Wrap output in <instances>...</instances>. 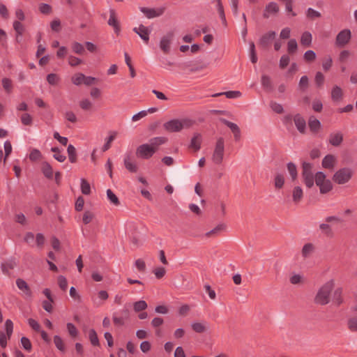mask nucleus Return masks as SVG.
<instances>
[{
	"label": "nucleus",
	"mask_w": 357,
	"mask_h": 357,
	"mask_svg": "<svg viewBox=\"0 0 357 357\" xmlns=\"http://www.w3.org/2000/svg\"><path fill=\"white\" fill-rule=\"evenodd\" d=\"M298 48L297 42L295 39H291L287 43V51L289 54H294Z\"/></svg>",
	"instance_id": "nucleus-47"
},
{
	"label": "nucleus",
	"mask_w": 357,
	"mask_h": 357,
	"mask_svg": "<svg viewBox=\"0 0 357 357\" xmlns=\"http://www.w3.org/2000/svg\"><path fill=\"white\" fill-rule=\"evenodd\" d=\"M308 126L310 130L313 133H317L319 132L321 128V123L318 119H317L314 116H310L308 120Z\"/></svg>",
	"instance_id": "nucleus-29"
},
{
	"label": "nucleus",
	"mask_w": 357,
	"mask_h": 357,
	"mask_svg": "<svg viewBox=\"0 0 357 357\" xmlns=\"http://www.w3.org/2000/svg\"><path fill=\"white\" fill-rule=\"evenodd\" d=\"M40 12L45 15H49L52 13V7L47 3H40L38 6Z\"/></svg>",
	"instance_id": "nucleus-53"
},
{
	"label": "nucleus",
	"mask_w": 357,
	"mask_h": 357,
	"mask_svg": "<svg viewBox=\"0 0 357 357\" xmlns=\"http://www.w3.org/2000/svg\"><path fill=\"white\" fill-rule=\"evenodd\" d=\"M314 182L319 187L321 194H326L333 189L331 181L326 178V174L322 172H317L314 174Z\"/></svg>",
	"instance_id": "nucleus-3"
},
{
	"label": "nucleus",
	"mask_w": 357,
	"mask_h": 357,
	"mask_svg": "<svg viewBox=\"0 0 357 357\" xmlns=\"http://www.w3.org/2000/svg\"><path fill=\"white\" fill-rule=\"evenodd\" d=\"M261 83L262 86L266 90H271L273 89V84L271 79L266 75H263L261 78Z\"/></svg>",
	"instance_id": "nucleus-37"
},
{
	"label": "nucleus",
	"mask_w": 357,
	"mask_h": 357,
	"mask_svg": "<svg viewBox=\"0 0 357 357\" xmlns=\"http://www.w3.org/2000/svg\"><path fill=\"white\" fill-rule=\"evenodd\" d=\"M285 183V176L282 173L276 172L273 176L274 187L277 190L282 189Z\"/></svg>",
	"instance_id": "nucleus-20"
},
{
	"label": "nucleus",
	"mask_w": 357,
	"mask_h": 357,
	"mask_svg": "<svg viewBox=\"0 0 357 357\" xmlns=\"http://www.w3.org/2000/svg\"><path fill=\"white\" fill-rule=\"evenodd\" d=\"M41 171L44 176L47 178H52L53 169L52 166L47 162H43L41 166Z\"/></svg>",
	"instance_id": "nucleus-33"
},
{
	"label": "nucleus",
	"mask_w": 357,
	"mask_h": 357,
	"mask_svg": "<svg viewBox=\"0 0 357 357\" xmlns=\"http://www.w3.org/2000/svg\"><path fill=\"white\" fill-rule=\"evenodd\" d=\"M147 303L144 301H139L133 304V309L135 312H139L147 308Z\"/></svg>",
	"instance_id": "nucleus-40"
},
{
	"label": "nucleus",
	"mask_w": 357,
	"mask_h": 357,
	"mask_svg": "<svg viewBox=\"0 0 357 357\" xmlns=\"http://www.w3.org/2000/svg\"><path fill=\"white\" fill-rule=\"evenodd\" d=\"M17 287L22 291L26 297L31 296V291L27 283L22 279L18 278L16 280Z\"/></svg>",
	"instance_id": "nucleus-21"
},
{
	"label": "nucleus",
	"mask_w": 357,
	"mask_h": 357,
	"mask_svg": "<svg viewBox=\"0 0 357 357\" xmlns=\"http://www.w3.org/2000/svg\"><path fill=\"white\" fill-rule=\"evenodd\" d=\"M352 175L353 172L350 168H342L334 174L333 181L337 184H344L349 182Z\"/></svg>",
	"instance_id": "nucleus-6"
},
{
	"label": "nucleus",
	"mask_w": 357,
	"mask_h": 357,
	"mask_svg": "<svg viewBox=\"0 0 357 357\" xmlns=\"http://www.w3.org/2000/svg\"><path fill=\"white\" fill-rule=\"evenodd\" d=\"M13 26L17 34V40L19 41V38L24 33L25 27L22 22H19V20H14Z\"/></svg>",
	"instance_id": "nucleus-32"
},
{
	"label": "nucleus",
	"mask_w": 357,
	"mask_h": 357,
	"mask_svg": "<svg viewBox=\"0 0 357 357\" xmlns=\"http://www.w3.org/2000/svg\"><path fill=\"white\" fill-rule=\"evenodd\" d=\"M116 136L117 132L112 131L109 132V135L105 139V143L102 148V151H106L111 147V144L116 139Z\"/></svg>",
	"instance_id": "nucleus-35"
},
{
	"label": "nucleus",
	"mask_w": 357,
	"mask_h": 357,
	"mask_svg": "<svg viewBox=\"0 0 357 357\" xmlns=\"http://www.w3.org/2000/svg\"><path fill=\"white\" fill-rule=\"evenodd\" d=\"M69 160L71 162H75L76 161V149L75 148L70 144L67 149Z\"/></svg>",
	"instance_id": "nucleus-49"
},
{
	"label": "nucleus",
	"mask_w": 357,
	"mask_h": 357,
	"mask_svg": "<svg viewBox=\"0 0 357 357\" xmlns=\"http://www.w3.org/2000/svg\"><path fill=\"white\" fill-rule=\"evenodd\" d=\"M21 122L24 126H31L33 123L32 116L28 113H24L20 116Z\"/></svg>",
	"instance_id": "nucleus-45"
},
{
	"label": "nucleus",
	"mask_w": 357,
	"mask_h": 357,
	"mask_svg": "<svg viewBox=\"0 0 357 357\" xmlns=\"http://www.w3.org/2000/svg\"><path fill=\"white\" fill-rule=\"evenodd\" d=\"M165 8L159 7L156 8H150L142 7L140 10L146 15L149 19L161 16L165 12Z\"/></svg>",
	"instance_id": "nucleus-10"
},
{
	"label": "nucleus",
	"mask_w": 357,
	"mask_h": 357,
	"mask_svg": "<svg viewBox=\"0 0 357 357\" xmlns=\"http://www.w3.org/2000/svg\"><path fill=\"white\" fill-rule=\"evenodd\" d=\"M59 77L56 74L51 73L47 77V81L50 84L56 85L59 82Z\"/></svg>",
	"instance_id": "nucleus-58"
},
{
	"label": "nucleus",
	"mask_w": 357,
	"mask_h": 357,
	"mask_svg": "<svg viewBox=\"0 0 357 357\" xmlns=\"http://www.w3.org/2000/svg\"><path fill=\"white\" fill-rule=\"evenodd\" d=\"M202 135L199 133H195L191 139L190 148L195 152L198 151L201 148Z\"/></svg>",
	"instance_id": "nucleus-25"
},
{
	"label": "nucleus",
	"mask_w": 357,
	"mask_h": 357,
	"mask_svg": "<svg viewBox=\"0 0 357 357\" xmlns=\"http://www.w3.org/2000/svg\"><path fill=\"white\" fill-rule=\"evenodd\" d=\"M167 142V138L165 137H153L150 140L149 145L153 148L154 151L156 152L158 148L162 145L165 144Z\"/></svg>",
	"instance_id": "nucleus-28"
},
{
	"label": "nucleus",
	"mask_w": 357,
	"mask_h": 357,
	"mask_svg": "<svg viewBox=\"0 0 357 357\" xmlns=\"http://www.w3.org/2000/svg\"><path fill=\"white\" fill-rule=\"evenodd\" d=\"M222 122L231 130L235 140H239L241 138V130L238 126L226 119H222Z\"/></svg>",
	"instance_id": "nucleus-19"
},
{
	"label": "nucleus",
	"mask_w": 357,
	"mask_h": 357,
	"mask_svg": "<svg viewBox=\"0 0 357 357\" xmlns=\"http://www.w3.org/2000/svg\"><path fill=\"white\" fill-rule=\"evenodd\" d=\"M108 24L112 26L116 35H119L121 31L120 22L118 20L117 15L114 10L109 11V18L107 22Z\"/></svg>",
	"instance_id": "nucleus-11"
},
{
	"label": "nucleus",
	"mask_w": 357,
	"mask_h": 357,
	"mask_svg": "<svg viewBox=\"0 0 357 357\" xmlns=\"http://www.w3.org/2000/svg\"><path fill=\"white\" fill-rule=\"evenodd\" d=\"M287 169L291 181L295 182L297 180L298 176L296 165L294 162H288L287 164Z\"/></svg>",
	"instance_id": "nucleus-23"
},
{
	"label": "nucleus",
	"mask_w": 357,
	"mask_h": 357,
	"mask_svg": "<svg viewBox=\"0 0 357 357\" xmlns=\"http://www.w3.org/2000/svg\"><path fill=\"white\" fill-rule=\"evenodd\" d=\"M68 61L69 65L73 67L77 66L82 63V59H80L75 56H73V55H70L68 56Z\"/></svg>",
	"instance_id": "nucleus-54"
},
{
	"label": "nucleus",
	"mask_w": 357,
	"mask_h": 357,
	"mask_svg": "<svg viewBox=\"0 0 357 357\" xmlns=\"http://www.w3.org/2000/svg\"><path fill=\"white\" fill-rule=\"evenodd\" d=\"M304 192L300 185H295L291 190L292 202L295 204H299L303 199Z\"/></svg>",
	"instance_id": "nucleus-13"
},
{
	"label": "nucleus",
	"mask_w": 357,
	"mask_h": 357,
	"mask_svg": "<svg viewBox=\"0 0 357 357\" xmlns=\"http://www.w3.org/2000/svg\"><path fill=\"white\" fill-rule=\"evenodd\" d=\"M54 342L55 344V346L56 347V348L59 350H60L61 351H65L64 342H63V341L62 340V339L59 336L55 335L54 337Z\"/></svg>",
	"instance_id": "nucleus-50"
},
{
	"label": "nucleus",
	"mask_w": 357,
	"mask_h": 357,
	"mask_svg": "<svg viewBox=\"0 0 357 357\" xmlns=\"http://www.w3.org/2000/svg\"><path fill=\"white\" fill-rule=\"evenodd\" d=\"M335 280L331 279L323 284L317 290L314 298L316 304L326 305L331 301V293L335 287Z\"/></svg>",
	"instance_id": "nucleus-1"
},
{
	"label": "nucleus",
	"mask_w": 357,
	"mask_h": 357,
	"mask_svg": "<svg viewBox=\"0 0 357 357\" xmlns=\"http://www.w3.org/2000/svg\"><path fill=\"white\" fill-rule=\"evenodd\" d=\"M312 36L309 31H305L301 38V43L303 46L309 47L312 43Z\"/></svg>",
	"instance_id": "nucleus-36"
},
{
	"label": "nucleus",
	"mask_w": 357,
	"mask_h": 357,
	"mask_svg": "<svg viewBox=\"0 0 357 357\" xmlns=\"http://www.w3.org/2000/svg\"><path fill=\"white\" fill-rule=\"evenodd\" d=\"M347 327L351 332H357V311L353 310L347 316Z\"/></svg>",
	"instance_id": "nucleus-12"
},
{
	"label": "nucleus",
	"mask_w": 357,
	"mask_h": 357,
	"mask_svg": "<svg viewBox=\"0 0 357 357\" xmlns=\"http://www.w3.org/2000/svg\"><path fill=\"white\" fill-rule=\"evenodd\" d=\"M81 190L84 195H89L91 192L90 185L84 178L81 180Z\"/></svg>",
	"instance_id": "nucleus-48"
},
{
	"label": "nucleus",
	"mask_w": 357,
	"mask_h": 357,
	"mask_svg": "<svg viewBox=\"0 0 357 357\" xmlns=\"http://www.w3.org/2000/svg\"><path fill=\"white\" fill-rule=\"evenodd\" d=\"M343 141V134L340 131L331 132L328 137V142L333 146H339Z\"/></svg>",
	"instance_id": "nucleus-16"
},
{
	"label": "nucleus",
	"mask_w": 357,
	"mask_h": 357,
	"mask_svg": "<svg viewBox=\"0 0 357 357\" xmlns=\"http://www.w3.org/2000/svg\"><path fill=\"white\" fill-rule=\"evenodd\" d=\"M133 31L136 33L146 43L149 42L150 31L147 27L141 24L138 27L133 28Z\"/></svg>",
	"instance_id": "nucleus-15"
},
{
	"label": "nucleus",
	"mask_w": 357,
	"mask_h": 357,
	"mask_svg": "<svg viewBox=\"0 0 357 357\" xmlns=\"http://www.w3.org/2000/svg\"><path fill=\"white\" fill-rule=\"evenodd\" d=\"M124 165L126 168L131 172H136L137 170V165L132 161V157L130 154L125 156Z\"/></svg>",
	"instance_id": "nucleus-30"
},
{
	"label": "nucleus",
	"mask_w": 357,
	"mask_h": 357,
	"mask_svg": "<svg viewBox=\"0 0 357 357\" xmlns=\"http://www.w3.org/2000/svg\"><path fill=\"white\" fill-rule=\"evenodd\" d=\"M276 33L273 31H270L264 34L259 39V44L263 47H266L269 45L270 43L275 39Z\"/></svg>",
	"instance_id": "nucleus-18"
},
{
	"label": "nucleus",
	"mask_w": 357,
	"mask_h": 357,
	"mask_svg": "<svg viewBox=\"0 0 357 357\" xmlns=\"http://www.w3.org/2000/svg\"><path fill=\"white\" fill-rule=\"evenodd\" d=\"M79 105L83 110H90L93 107V103L88 98H84L79 101Z\"/></svg>",
	"instance_id": "nucleus-43"
},
{
	"label": "nucleus",
	"mask_w": 357,
	"mask_h": 357,
	"mask_svg": "<svg viewBox=\"0 0 357 357\" xmlns=\"http://www.w3.org/2000/svg\"><path fill=\"white\" fill-rule=\"evenodd\" d=\"M64 117L67 121H68L73 123H75L77 121V118L76 114L72 111H66L64 113Z\"/></svg>",
	"instance_id": "nucleus-52"
},
{
	"label": "nucleus",
	"mask_w": 357,
	"mask_h": 357,
	"mask_svg": "<svg viewBox=\"0 0 357 357\" xmlns=\"http://www.w3.org/2000/svg\"><path fill=\"white\" fill-rule=\"evenodd\" d=\"M344 96L343 90L338 86L335 85L331 91V99L335 102H340Z\"/></svg>",
	"instance_id": "nucleus-24"
},
{
	"label": "nucleus",
	"mask_w": 357,
	"mask_h": 357,
	"mask_svg": "<svg viewBox=\"0 0 357 357\" xmlns=\"http://www.w3.org/2000/svg\"><path fill=\"white\" fill-rule=\"evenodd\" d=\"M84 75L82 73H77L71 77V82L76 86H79L84 84Z\"/></svg>",
	"instance_id": "nucleus-39"
},
{
	"label": "nucleus",
	"mask_w": 357,
	"mask_h": 357,
	"mask_svg": "<svg viewBox=\"0 0 357 357\" xmlns=\"http://www.w3.org/2000/svg\"><path fill=\"white\" fill-rule=\"evenodd\" d=\"M289 282L292 285L302 286L305 282V278L303 274L293 272L290 274L289 278Z\"/></svg>",
	"instance_id": "nucleus-14"
},
{
	"label": "nucleus",
	"mask_w": 357,
	"mask_h": 357,
	"mask_svg": "<svg viewBox=\"0 0 357 357\" xmlns=\"http://www.w3.org/2000/svg\"><path fill=\"white\" fill-rule=\"evenodd\" d=\"M153 272L157 278L160 279L165 275L166 270L163 267H156Z\"/></svg>",
	"instance_id": "nucleus-64"
},
{
	"label": "nucleus",
	"mask_w": 357,
	"mask_h": 357,
	"mask_svg": "<svg viewBox=\"0 0 357 357\" xmlns=\"http://www.w3.org/2000/svg\"><path fill=\"white\" fill-rule=\"evenodd\" d=\"M155 153L153 148L149 144L140 145L136 151L137 155L144 159L151 158Z\"/></svg>",
	"instance_id": "nucleus-9"
},
{
	"label": "nucleus",
	"mask_w": 357,
	"mask_h": 357,
	"mask_svg": "<svg viewBox=\"0 0 357 357\" xmlns=\"http://www.w3.org/2000/svg\"><path fill=\"white\" fill-rule=\"evenodd\" d=\"M192 121L189 119H174L165 122L163 128L167 132H177L192 126Z\"/></svg>",
	"instance_id": "nucleus-2"
},
{
	"label": "nucleus",
	"mask_w": 357,
	"mask_h": 357,
	"mask_svg": "<svg viewBox=\"0 0 357 357\" xmlns=\"http://www.w3.org/2000/svg\"><path fill=\"white\" fill-rule=\"evenodd\" d=\"M52 151L54 153V158L59 162H63L66 160V156L59 152L58 148H52Z\"/></svg>",
	"instance_id": "nucleus-60"
},
{
	"label": "nucleus",
	"mask_w": 357,
	"mask_h": 357,
	"mask_svg": "<svg viewBox=\"0 0 357 357\" xmlns=\"http://www.w3.org/2000/svg\"><path fill=\"white\" fill-rule=\"evenodd\" d=\"M58 284L62 290L66 291L68 287L66 278L63 275H59L58 277Z\"/></svg>",
	"instance_id": "nucleus-62"
},
{
	"label": "nucleus",
	"mask_w": 357,
	"mask_h": 357,
	"mask_svg": "<svg viewBox=\"0 0 357 357\" xmlns=\"http://www.w3.org/2000/svg\"><path fill=\"white\" fill-rule=\"evenodd\" d=\"M107 197L111 203L114 204L116 206H118L119 204L118 197L114 194V192L111 190H107Z\"/></svg>",
	"instance_id": "nucleus-55"
},
{
	"label": "nucleus",
	"mask_w": 357,
	"mask_h": 357,
	"mask_svg": "<svg viewBox=\"0 0 357 357\" xmlns=\"http://www.w3.org/2000/svg\"><path fill=\"white\" fill-rule=\"evenodd\" d=\"M226 226L224 224L217 225L215 228L205 234L207 238H212L218 236L221 231L225 230Z\"/></svg>",
	"instance_id": "nucleus-31"
},
{
	"label": "nucleus",
	"mask_w": 357,
	"mask_h": 357,
	"mask_svg": "<svg viewBox=\"0 0 357 357\" xmlns=\"http://www.w3.org/2000/svg\"><path fill=\"white\" fill-rule=\"evenodd\" d=\"M351 38V31L347 29H343L337 35L335 38V45L337 47H344L350 42Z\"/></svg>",
	"instance_id": "nucleus-8"
},
{
	"label": "nucleus",
	"mask_w": 357,
	"mask_h": 357,
	"mask_svg": "<svg viewBox=\"0 0 357 357\" xmlns=\"http://www.w3.org/2000/svg\"><path fill=\"white\" fill-rule=\"evenodd\" d=\"M308 86H309L308 77L306 75L302 76L298 82V89L302 91H305L308 88Z\"/></svg>",
	"instance_id": "nucleus-41"
},
{
	"label": "nucleus",
	"mask_w": 357,
	"mask_h": 357,
	"mask_svg": "<svg viewBox=\"0 0 357 357\" xmlns=\"http://www.w3.org/2000/svg\"><path fill=\"white\" fill-rule=\"evenodd\" d=\"M336 162V158L333 155H327L322 160V166L326 169H333Z\"/></svg>",
	"instance_id": "nucleus-27"
},
{
	"label": "nucleus",
	"mask_w": 357,
	"mask_h": 357,
	"mask_svg": "<svg viewBox=\"0 0 357 357\" xmlns=\"http://www.w3.org/2000/svg\"><path fill=\"white\" fill-rule=\"evenodd\" d=\"M6 326V335L8 336V338L10 339L13 333V324L11 320L8 319L6 321L5 324Z\"/></svg>",
	"instance_id": "nucleus-59"
},
{
	"label": "nucleus",
	"mask_w": 357,
	"mask_h": 357,
	"mask_svg": "<svg viewBox=\"0 0 357 357\" xmlns=\"http://www.w3.org/2000/svg\"><path fill=\"white\" fill-rule=\"evenodd\" d=\"M2 86L7 93H10L13 88L12 81L8 78H3L2 79Z\"/></svg>",
	"instance_id": "nucleus-56"
},
{
	"label": "nucleus",
	"mask_w": 357,
	"mask_h": 357,
	"mask_svg": "<svg viewBox=\"0 0 357 357\" xmlns=\"http://www.w3.org/2000/svg\"><path fill=\"white\" fill-rule=\"evenodd\" d=\"M312 165L307 162L302 163L301 176L303 182L307 188H311L314 185V174L312 172Z\"/></svg>",
	"instance_id": "nucleus-5"
},
{
	"label": "nucleus",
	"mask_w": 357,
	"mask_h": 357,
	"mask_svg": "<svg viewBox=\"0 0 357 357\" xmlns=\"http://www.w3.org/2000/svg\"><path fill=\"white\" fill-rule=\"evenodd\" d=\"M174 38V34L172 31H169L161 37L159 47L165 54H168L170 52Z\"/></svg>",
	"instance_id": "nucleus-7"
},
{
	"label": "nucleus",
	"mask_w": 357,
	"mask_h": 357,
	"mask_svg": "<svg viewBox=\"0 0 357 357\" xmlns=\"http://www.w3.org/2000/svg\"><path fill=\"white\" fill-rule=\"evenodd\" d=\"M319 229L322 233L327 236H330L332 234V229L329 224H328L326 222L320 224Z\"/></svg>",
	"instance_id": "nucleus-51"
},
{
	"label": "nucleus",
	"mask_w": 357,
	"mask_h": 357,
	"mask_svg": "<svg viewBox=\"0 0 357 357\" xmlns=\"http://www.w3.org/2000/svg\"><path fill=\"white\" fill-rule=\"evenodd\" d=\"M225 155V140L222 137H219L215 144L213 151L211 160L215 165H220Z\"/></svg>",
	"instance_id": "nucleus-4"
},
{
	"label": "nucleus",
	"mask_w": 357,
	"mask_h": 357,
	"mask_svg": "<svg viewBox=\"0 0 357 357\" xmlns=\"http://www.w3.org/2000/svg\"><path fill=\"white\" fill-rule=\"evenodd\" d=\"M191 326L192 330L198 333H204L207 330L206 323L204 322H195Z\"/></svg>",
	"instance_id": "nucleus-38"
},
{
	"label": "nucleus",
	"mask_w": 357,
	"mask_h": 357,
	"mask_svg": "<svg viewBox=\"0 0 357 357\" xmlns=\"http://www.w3.org/2000/svg\"><path fill=\"white\" fill-rule=\"evenodd\" d=\"M279 11V6L275 2H271L269 3L265 8L264 13V17L265 18L269 17L271 15H275Z\"/></svg>",
	"instance_id": "nucleus-22"
},
{
	"label": "nucleus",
	"mask_w": 357,
	"mask_h": 357,
	"mask_svg": "<svg viewBox=\"0 0 357 357\" xmlns=\"http://www.w3.org/2000/svg\"><path fill=\"white\" fill-rule=\"evenodd\" d=\"M270 107L271 109L277 114H282L284 112L283 106L277 102H271Z\"/></svg>",
	"instance_id": "nucleus-46"
},
{
	"label": "nucleus",
	"mask_w": 357,
	"mask_h": 357,
	"mask_svg": "<svg viewBox=\"0 0 357 357\" xmlns=\"http://www.w3.org/2000/svg\"><path fill=\"white\" fill-rule=\"evenodd\" d=\"M312 107L314 111L319 112L322 110L323 105L320 100L315 99L312 102Z\"/></svg>",
	"instance_id": "nucleus-61"
},
{
	"label": "nucleus",
	"mask_w": 357,
	"mask_h": 357,
	"mask_svg": "<svg viewBox=\"0 0 357 357\" xmlns=\"http://www.w3.org/2000/svg\"><path fill=\"white\" fill-rule=\"evenodd\" d=\"M222 95H225L227 98L235 99V98H240L241 96V93L238 91H226V92H222V93H218L213 94V96L218 97V96H220Z\"/></svg>",
	"instance_id": "nucleus-34"
},
{
	"label": "nucleus",
	"mask_w": 357,
	"mask_h": 357,
	"mask_svg": "<svg viewBox=\"0 0 357 357\" xmlns=\"http://www.w3.org/2000/svg\"><path fill=\"white\" fill-rule=\"evenodd\" d=\"M316 54L312 50H307L303 55L304 59L307 62H312L316 59Z\"/></svg>",
	"instance_id": "nucleus-57"
},
{
	"label": "nucleus",
	"mask_w": 357,
	"mask_h": 357,
	"mask_svg": "<svg viewBox=\"0 0 357 357\" xmlns=\"http://www.w3.org/2000/svg\"><path fill=\"white\" fill-rule=\"evenodd\" d=\"M28 323L30 327L36 332H40L41 331L40 325L34 319H29Z\"/></svg>",
	"instance_id": "nucleus-63"
},
{
	"label": "nucleus",
	"mask_w": 357,
	"mask_h": 357,
	"mask_svg": "<svg viewBox=\"0 0 357 357\" xmlns=\"http://www.w3.org/2000/svg\"><path fill=\"white\" fill-rule=\"evenodd\" d=\"M71 48L73 51L77 54H83L84 52V46L78 42L73 43L71 45Z\"/></svg>",
	"instance_id": "nucleus-44"
},
{
	"label": "nucleus",
	"mask_w": 357,
	"mask_h": 357,
	"mask_svg": "<svg viewBox=\"0 0 357 357\" xmlns=\"http://www.w3.org/2000/svg\"><path fill=\"white\" fill-rule=\"evenodd\" d=\"M293 121L297 130L301 134H305L306 132V123L304 118L300 114H296L293 118Z\"/></svg>",
	"instance_id": "nucleus-17"
},
{
	"label": "nucleus",
	"mask_w": 357,
	"mask_h": 357,
	"mask_svg": "<svg viewBox=\"0 0 357 357\" xmlns=\"http://www.w3.org/2000/svg\"><path fill=\"white\" fill-rule=\"evenodd\" d=\"M215 2H216V7H217V10H218L219 16L221 18L222 22L225 24L226 19H225V12H224V8L222 4L221 0H215Z\"/></svg>",
	"instance_id": "nucleus-42"
},
{
	"label": "nucleus",
	"mask_w": 357,
	"mask_h": 357,
	"mask_svg": "<svg viewBox=\"0 0 357 357\" xmlns=\"http://www.w3.org/2000/svg\"><path fill=\"white\" fill-rule=\"evenodd\" d=\"M315 247L314 244L311 243H305L301 250V255L303 258H309L314 252Z\"/></svg>",
	"instance_id": "nucleus-26"
}]
</instances>
